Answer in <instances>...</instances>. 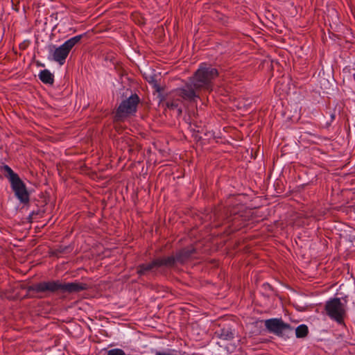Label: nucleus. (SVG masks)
Returning a JSON list of instances; mask_svg holds the SVG:
<instances>
[{
	"instance_id": "f257e3e1",
	"label": "nucleus",
	"mask_w": 355,
	"mask_h": 355,
	"mask_svg": "<svg viewBox=\"0 0 355 355\" xmlns=\"http://www.w3.org/2000/svg\"><path fill=\"white\" fill-rule=\"evenodd\" d=\"M218 76V70L207 64L202 63L195 72L193 76L190 78L189 83L184 87L179 88L178 95L190 102H194L199 98L198 92L212 90V80Z\"/></svg>"
},
{
	"instance_id": "f03ea898",
	"label": "nucleus",
	"mask_w": 355,
	"mask_h": 355,
	"mask_svg": "<svg viewBox=\"0 0 355 355\" xmlns=\"http://www.w3.org/2000/svg\"><path fill=\"white\" fill-rule=\"evenodd\" d=\"M88 286L86 284L79 282L62 283L60 281L42 282L27 288L28 293H55L60 291L61 293H76L82 291L87 290Z\"/></svg>"
},
{
	"instance_id": "7ed1b4c3",
	"label": "nucleus",
	"mask_w": 355,
	"mask_h": 355,
	"mask_svg": "<svg viewBox=\"0 0 355 355\" xmlns=\"http://www.w3.org/2000/svg\"><path fill=\"white\" fill-rule=\"evenodd\" d=\"M3 170L6 173L5 176L10 182L11 187L14 191L16 197L21 202L24 204L28 203L29 202V194L25 184L19 178V175L8 165H4L3 166Z\"/></svg>"
},
{
	"instance_id": "20e7f679",
	"label": "nucleus",
	"mask_w": 355,
	"mask_h": 355,
	"mask_svg": "<svg viewBox=\"0 0 355 355\" xmlns=\"http://www.w3.org/2000/svg\"><path fill=\"white\" fill-rule=\"evenodd\" d=\"M3 170L6 173L5 176L10 182L11 187L14 191L16 197L21 202L24 204L28 203L29 202V194L25 184L19 178V175L8 165H4L3 166Z\"/></svg>"
},
{
	"instance_id": "39448f33",
	"label": "nucleus",
	"mask_w": 355,
	"mask_h": 355,
	"mask_svg": "<svg viewBox=\"0 0 355 355\" xmlns=\"http://www.w3.org/2000/svg\"><path fill=\"white\" fill-rule=\"evenodd\" d=\"M264 323L269 332L278 336H288L293 331V328L281 318L268 319L265 320Z\"/></svg>"
},
{
	"instance_id": "423d86ee",
	"label": "nucleus",
	"mask_w": 355,
	"mask_h": 355,
	"mask_svg": "<svg viewBox=\"0 0 355 355\" xmlns=\"http://www.w3.org/2000/svg\"><path fill=\"white\" fill-rule=\"evenodd\" d=\"M82 35L75 36L56 48L53 53V60L62 65L71 49L80 41Z\"/></svg>"
},
{
	"instance_id": "0eeeda50",
	"label": "nucleus",
	"mask_w": 355,
	"mask_h": 355,
	"mask_svg": "<svg viewBox=\"0 0 355 355\" xmlns=\"http://www.w3.org/2000/svg\"><path fill=\"white\" fill-rule=\"evenodd\" d=\"M325 310L331 319L340 324L343 322L345 308L344 304L341 303L340 298H334L328 301L325 305Z\"/></svg>"
},
{
	"instance_id": "6e6552de",
	"label": "nucleus",
	"mask_w": 355,
	"mask_h": 355,
	"mask_svg": "<svg viewBox=\"0 0 355 355\" xmlns=\"http://www.w3.org/2000/svg\"><path fill=\"white\" fill-rule=\"evenodd\" d=\"M139 102V99L137 94L131 95L128 98L123 101L116 110V119L122 120L123 118L135 113Z\"/></svg>"
},
{
	"instance_id": "1a4fd4ad",
	"label": "nucleus",
	"mask_w": 355,
	"mask_h": 355,
	"mask_svg": "<svg viewBox=\"0 0 355 355\" xmlns=\"http://www.w3.org/2000/svg\"><path fill=\"white\" fill-rule=\"evenodd\" d=\"M175 264V259L173 257H161L153 260L150 263H143L138 266L137 273L139 275H146L148 272L160 267H172Z\"/></svg>"
},
{
	"instance_id": "9d476101",
	"label": "nucleus",
	"mask_w": 355,
	"mask_h": 355,
	"mask_svg": "<svg viewBox=\"0 0 355 355\" xmlns=\"http://www.w3.org/2000/svg\"><path fill=\"white\" fill-rule=\"evenodd\" d=\"M178 89H179L175 90V92H174L173 98L171 100H168L166 103V105H167V107L170 109H172V110L176 109L178 111V114L180 115L182 112V108L184 106V103H183V101H188V100H185L182 96L178 95L177 92H178ZM189 102H190V101H189Z\"/></svg>"
},
{
	"instance_id": "9b49d317",
	"label": "nucleus",
	"mask_w": 355,
	"mask_h": 355,
	"mask_svg": "<svg viewBox=\"0 0 355 355\" xmlns=\"http://www.w3.org/2000/svg\"><path fill=\"white\" fill-rule=\"evenodd\" d=\"M193 251V250L183 249L178 253H177L175 257L172 256L175 259V263L176 262L183 263L184 261H185L186 259H188L191 255Z\"/></svg>"
},
{
	"instance_id": "f8f14e48",
	"label": "nucleus",
	"mask_w": 355,
	"mask_h": 355,
	"mask_svg": "<svg viewBox=\"0 0 355 355\" xmlns=\"http://www.w3.org/2000/svg\"><path fill=\"white\" fill-rule=\"evenodd\" d=\"M40 79L46 84H53L54 79L53 74L47 69L42 70L39 74Z\"/></svg>"
},
{
	"instance_id": "ddd939ff",
	"label": "nucleus",
	"mask_w": 355,
	"mask_h": 355,
	"mask_svg": "<svg viewBox=\"0 0 355 355\" xmlns=\"http://www.w3.org/2000/svg\"><path fill=\"white\" fill-rule=\"evenodd\" d=\"M309 333L308 327L305 324L298 326L295 329V335L297 338H304Z\"/></svg>"
},
{
	"instance_id": "4468645a",
	"label": "nucleus",
	"mask_w": 355,
	"mask_h": 355,
	"mask_svg": "<svg viewBox=\"0 0 355 355\" xmlns=\"http://www.w3.org/2000/svg\"><path fill=\"white\" fill-rule=\"evenodd\" d=\"M234 337V334L230 329H223L220 334V338L223 340H231Z\"/></svg>"
},
{
	"instance_id": "2eb2a0df",
	"label": "nucleus",
	"mask_w": 355,
	"mask_h": 355,
	"mask_svg": "<svg viewBox=\"0 0 355 355\" xmlns=\"http://www.w3.org/2000/svg\"><path fill=\"white\" fill-rule=\"evenodd\" d=\"M282 86H283V83H278L275 87V92H277L279 96L287 92L286 85L284 87V88H282Z\"/></svg>"
},
{
	"instance_id": "dca6fc26",
	"label": "nucleus",
	"mask_w": 355,
	"mask_h": 355,
	"mask_svg": "<svg viewBox=\"0 0 355 355\" xmlns=\"http://www.w3.org/2000/svg\"><path fill=\"white\" fill-rule=\"evenodd\" d=\"M107 355H126L125 352L119 348H114L107 351Z\"/></svg>"
},
{
	"instance_id": "f3484780",
	"label": "nucleus",
	"mask_w": 355,
	"mask_h": 355,
	"mask_svg": "<svg viewBox=\"0 0 355 355\" xmlns=\"http://www.w3.org/2000/svg\"><path fill=\"white\" fill-rule=\"evenodd\" d=\"M334 117H335V115L334 114L331 115V120H333L334 119Z\"/></svg>"
},
{
	"instance_id": "a211bd4d",
	"label": "nucleus",
	"mask_w": 355,
	"mask_h": 355,
	"mask_svg": "<svg viewBox=\"0 0 355 355\" xmlns=\"http://www.w3.org/2000/svg\"><path fill=\"white\" fill-rule=\"evenodd\" d=\"M19 0H12V2L14 3L15 1L18 2Z\"/></svg>"
}]
</instances>
